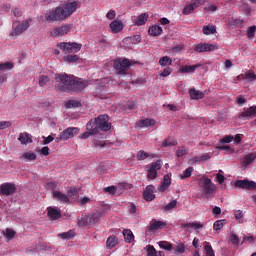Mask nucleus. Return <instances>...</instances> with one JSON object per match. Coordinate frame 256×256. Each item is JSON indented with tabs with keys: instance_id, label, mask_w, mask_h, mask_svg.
Listing matches in <instances>:
<instances>
[{
	"instance_id": "nucleus-42",
	"label": "nucleus",
	"mask_w": 256,
	"mask_h": 256,
	"mask_svg": "<svg viewBox=\"0 0 256 256\" xmlns=\"http://www.w3.org/2000/svg\"><path fill=\"white\" fill-rule=\"evenodd\" d=\"M204 249L206 251V256H215V251L213 250V246H211L209 242H205Z\"/></svg>"
},
{
	"instance_id": "nucleus-20",
	"label": "nucleus",
	"mask_w": 256,
	"mask_h": 256,
	"mask_svg": "<svg viewBox=\"0 0 256 256\" xmlns=\"http://www.w3.org/2000/svg\"><path fill=\"white\" fill-rule=\"evenodd\" d=\"M201 67V64H194V65H184L179 68L180 73H195L197 69Z\"/></svg>"
},
{
	"instance_id": "nucleus-61",
	"label": "nucleus",
	"mask_w": 256,
	"mask_h": 256,
	"mask_svg": "<svg viewBox=\"0 0 256 256\" xmlns=\"http://www.w3.org/2000/svg\"><path fill=\"white\" fill-rule=\"evenodd\" d=\"M105 193H109L110 195H115L117 188L115 186H108L104 188Z\"/></svg>"
},
{
	"instance_id": "nucleus-43",
	"label": "nucleus",
	"mask_w": 256,
	"mask_h": 256,
	"mask_svg": "<svg viewBox=\"0 0 256 256\" xmlns=\"http://www.w3.org/2000/svg\"><path fill=\"white\" fill-rule=\"evenodd\" d=\"M148 167L151 168L153 171H156L157 173L161 170L162 167L161 160H157L156 162L151 163L150 165H148Z\"/></svg>"
},
{
	"instance_id": "nucleus-27",
	"label": "nucleus",
	"mask_w": 256,
	"mask_h": 256,
	"mask_svg": "<svg viewBox=\"0 0 256 256\" xmlns=\"http://www.w3.org/2000/svg\"><path fill=\"white\" fill-rule=\"evenodd\" d=\"M183 229H194L197 231V229H203L204 225L201 224V222H189L182 224Z\"/></svg>"
},
{
	"instance_id": "nucleus-23",
	"label": "nucleus",
	"mask_w": 256,
	"mask_h": 256,
	"mask_svg": "<svg viewBox=\"0 0 256 256\" xmlns=\"http://www.w3.org/2000/svg\"><path fill=\"white\" fill-rule=\"evenodd\" d=\"M86 129H87V131L82 133L79 136V139H89V137H91V135H97L95 129H93V126H91V123H89V122L87 123Z\"/></svg>"
},
{
	"instance_id": "nucleus-55",
	"label": "nucleus",
	"mask_w": 256,
	"mask_h": 256,
	"mask_svg": "<svg viewBox=\"0 0 256 256\" xmlns=\"http://www.w3.org/2000/svg\"><path fill=\"white\" fill-rule=\"evenodd\" d=\"M159 245L162 249H166V251H171V249L173 248V245H171V243L165 241H161Z\"/></svg>"
},
{
	"instance_id": "nucleus-37",
	"label": "nucleus",
	"mask_w": 256,
	"mask_h": 256,
	"mask_svg": "<svg viewBox=\"0 0 256 256\" xmlns=\"http://www.w3.org/2000/svg\"><path fill=\"white\" fill-rule=\"evenodd\" d=\"M225 223H227V220H217L216 222H214V231H221L222 227L225 226Z\"/></svg>"
},
{
	"instance_id": "nucleus-60",
	"label": "nucleus",
	"mask_w": 256,
	"mask_h": 256,
	"mask_svg": "<svg viewBox=\"0 0 256 256\" xmlns=\"http://www.w3.org/2000/svg\"><path fill=\"white\" fill-rule=\"evenodd\" d=\"M57 185V182L51 181L46 184V188L49 189L50 191H55V189H57Z\"/></svg>"
},
{
	"instance_id": "nucleus-21",
	"label": "nucleus",
	"mask_w": 256,
	"mask_h": 256,
	"mask_svg": "<svg viewBox=\"0 0 256 256\" xmlns=\"http://www.w3.org/2000/svg\"><path fill=\"white\" fill-rule=\"evenodd\" d=\"M190 99L193 101H199V99H203L205 97V93L202 91L196 90L195 88H191L189 90Z\"/></svg>"
},
{
	"instance_id": "nucleus-28",
	"label": "nucleus",
	"mask_w": 256,
	"mask_h": 256,
	"mask_svg": "<svg viewBox=\"0 0 256 256\" xmlns=\"http://www.w3.org/2000/svg\"><path fill=\"white\" fill-rule=\"evenodd\" d=\"M116 245H119V239L115 236L108 237L106 241V246L108 247V249H113V247H115Z\"/></svg>"
},
{
	"instance_id": "nucleus-38",
	"label": "nucleus",
	"mask_w": 256,
	"mask_h": 256,
	"mask_svg": "<svg viewBox=\"0 0 256 256\" xmlns=\"http://www.w3.org/2000/svg\"><path fill=\"white\" fill-rule=\"evenodd\" d=\"M77 221H78L79 227H87V225H91L89 220H88V216L78 217Z\"/></svg>"
},
{
	"instance_id": "nucleus-39",
	"label": "nucleus",
	"mask_w": 256,
	"mask_h": 256,
	"mask_svg": "<svg viewBox=\"0 0 256 256\" xmlns=\"http://www.w3.org/2000/svg\"><path fill=\"white\" fill-rule=\"evenodd\" d=\"M238 79H247L248 81H255L256 75H255V73L248 72L245 75H243V74L239 75Z\"/></svg>"
},
{
	"instance_id": "nucleus-46",
	"label": "nucleus",
	"mask_w": 256,
	"mask_h": 256,
	"mask_svg": "<svg viewBox=\"0 0 256 256\" xmlns=\"http://www.w3.org/2000/svg\"><path fill=\"white\" fill-rule=\"evenodd\" d=\"M193 11H195V8L193 6V4H188L184 7L182 13L183 15H191V13H193Z\"/></svg>"
},
{
	"instance_id": "nucleus-7",
	"label": "nucleus",
	"mask_w": 256,
	"mask_h": 256,
	"mask_svg": "<svg viewBox=\"0 0 256 256\" xmlns=\"http://www.w3.org/2000/svg\"><path fill=\"white\" fill-rule=\"evenodd\" d=\"M76 135H79V128L69 127L60 133V136L56 138V141L57 143H59V141H69V139H73Z\"/></svg>"
},
{
	"instance_id": "nucleus-34",
	"label": "nucleus",
	"mask_w": 256,
	"mask_h": 256,
	"mask_svg": "<svg viewBox=\"0 0 256 256\" xmlns=\"http://www.w3.org/2000/svg\"><path fill=\"white\" fill-rule=\"evenodd\" d=\"M21 159H24L25 161H35L37 155L33 152H25L22 154Z\"/></svg>"
},
{
	"instance_id": "nucleus-1",
	"label": "nucleus",
	"mask_w": 256,
	"mask_h": 256,
	"mask_svg": "<svg viewBox=\"0 0 256 256\" xmlns=\"http://www.w3.org/2000/svg\"><path fill=\"white\" fill-rule=\"evenodd\" d=\"M55 87L60 93H79L87 87V82L76 78L73 75H68L67 73H60L55 75Z\"/></svg>"
},
{
	"instance_id": "nucleus-36",
	"label": "nucleus",
	"mask_w": 256,
	"mask_h": 256,
	"mask_svg": "<svg viewBox=\"0 0 256 256\" xmlns=\"http://www.w3.org/2000/svg\"><path fill=\"white\" fill-rule=\"evenodd\" d=\"M189 153V149L185 148V146H180L176 150V157H185Z\"/></svg>"
},
{
	"instance_id": "nucleus-56",
	"label": "nucleus",
	"mask_w": 256,
	"mask_h": 256,
	"mask_svg": "<svg viewBox=\"0 0 256 256\" xmlns=\"http://www.w3.org/2000/svg\"><path fill=\"white\" fill-rule=\"evenodd\" d=\"M175 207H177V200H173L170 203H168L164 209L165 211H171V209H175Z\"/></svg>"
},
{
	"instance_id": "nucleus-22",
	"label": "nucleus",
	"mask_w": 256,
	"mask_h": 256,
	"mask_svg": "<svg viewBox=\"0 0 256 256\" xmlns=\"http://www.w3.org/2000/svg\"><path fill=\"white\" fill-rule=\"evenodd\" d=\"M112 33H121V30L123 29L124 25L123 22L120 20H114L109 25Z\"/></svg>"
},
{
	"instance_id": "nucleus-24",
	"label": "nucleus",
	"mask_w": 256,
	"mask_h": 256,
	"mask_svg": "<svg viewBox=\"0 0 256 256\" xmlns=\"http://www.w3.org/2000/svg\"><path fill=\"white\" fill-rule=\"evenodd\" d=\"M48 217L52 219V221H57V219H61V212L53 207H48Z\"/></svg>"
},
{
	"instance_id": "nucleus-41",
	"label": "nucleus",
	"mask_w": 256,
	"mask_h": 256,
	"mask_svg": "<svg viewBox=\"0 0 256 256\" xmlns=\"http://www.w3.org/2000/svg\"><path fill=\"white\" fill-rule=\"evenodd\" d=\"M14 65L12 62L0 63V71H11Z\"/></svg>"
},
{
	"instance_id": "nucleus-31",
	"label": "nucleus",
	"mask_w": 256,
	"mask_h": 256,
	"mask_svg": "<svg viewBox=\"0 0 256 256\" xmlns=\"http://www.w3.org/2000/svg\"><path fill=\"white\" fill-rule=\"evenodd\" d=\"M58 237L64 240L73 239V237H75V231L69 230L68 232L59 233Z\"/></svg>"
},
{
	"instance_id": "nucleus-25",
	"label": "nucleus",
	"mask_w": 256,
	"mask_h": 256,
	"mask_svg": "<svg viewBox=\"0 0 256 256\" xmlns=\"http://www.w3.org/2000/svg\"><path fill=\"white\" fill-rule=\"evenodd\" d=\"M52 195L53 198L56 199V201H60V203H69V197L62 194L61 191H53Z\"/></svg>"
},
{
	"instance_id": "nucleus-57",
	"label": "nucleus",
	"mask_w": 256,
	"mask_h": 256,
	"mask_svg": "<svg viewBox=\"0 0 256 256\" xmlns=\"http://www.w3.org/2000/svg\"><path fill=\"white\" fill-rule=\"evenodd\" d=\"M173 73V68L171 67H166L164 68V70L162 71V73L160 74V77H169V75Z\"/></svg>"
},
{
	"instance_id": "nucleus-63",
	"label": "nucleus",
	"mask_w": 256,
	"mask_h": 256,
	"mask_svg": "<svg viewBox=\"0 0 256 256\" xmlns=\"http://www.w3.org/2000/svg\"><path fill=\"white\" fill-rule=\"evenodd\" d=\"M230 241L233 245H239V237L236 234L230 235Z\"/></svg>"
},
{
	"instance_id": "nucleus-59",
	"label": "nucleus",
	"mask_w": 256,
	"mask_h": 256,
	"mask_svg": "<svg viewBox=\"0 0 256 256\" xmlns=\"http://www.w3.org/2000/svg\"><path fill=\"white\" fill-rule=\"evenodd\" d=\"M176 253H185V244H180L172 248Z\"/></svg>"
},
{
	"instance_id": "nucleus-3",
	"label": "nucleus",
	"mask_w": 256,
	"mask_h": 256,
	"mask_svg": "<svg viewBox=\"0 0 256 256\" xmlns=\"http://www.w3.org/2000/svg\"><path fill=\"white\" fill-rule=\"evenodd\" d=\"M88 123H91V127L96 131V135H98L100 131H111V123H109V116L107 114L99 115L91 119Z\"/></svg>"
},
{
	"instance_id": "nucleus-13",
	"label": "nucleus",
	"mask_w": 256,
	"mask_h": 256,
	"mask_svg": "<svg viewBox=\"0 0 256 256\" xmlns=\"http://www.w3.org/2000/svg\"><path fill=\"white\" fill-rule=\"evenodd\" d=\"M256 117V106H251L238 115V119L245 120Z\"/></svg>"
},
{
	"instance_id": "nucleus-11",
	"label": "nucleus",
	"mask_w": 256,
	"mask_h": 256,
	"mask_svg": "<svg viewBox=\"0 0 256 256\" xmlns=\"http://www.w3.org/2000/svg\"><path fill=\"white\" fill-rule=\"evenodd\" d=\"M235 187H238L239 189H246V190H253L256 189V182L255 181H249L247 179L245 180H237L234 183Z\"/></svg>"
},
{
	"instance_id": "nucleus-54",
	"label": "nucleus",
	"mask_w": 256,
	"mask_h": 256,
	"mask_svg": "<svg viewBox=\"0 0 256 256\" xmlns=\"http://www.w3.org/2000/svg\"><path fill=\"white\" fill-rule=\"evenodd\" d=\"M143 197L145 201H153L155 199V194H153V192H144Z\"/></svg>"
},
{
	"instance_id": "nucleus-18",
	"label": "nucleus",
	"mask_w": 256,
	"mask_h": 256,
	"mask_svg": "<svg viewBox=\"0 0 256 256\" xmlns=\"http://www.w3.org/2000/svg\"><path fill=\"white\" fill-rule=\"evenodd\" d=\"M18 141L21 143V145H29V143H33V137L31 134L23 132L19 134Z\"/></svg>"
},
{
	"instance_id": "nucleus-64",
	"label": "nucleus",
	"mask_w": 256,
	"mask_h": 256,
	"mask_svg": "<svg viewBox=\"0 0 256 256\" xmlns=\"http://www.w3.org/2000/svg\"><path fill=\"white\" fill-rule=\"evenodd\" d=\"M107 19H109L110 21H113V19H115V17H117V12H115V10H110L107 15H106Z\"/></svg>"
},
{
	"instance_id": "nucleus-32",
	"label": "nucleus",
	"mask_w": 256,
	"mask_h": 256,
	"mask_svg": "<svg viewBox=\"0 0 256 256\" xmlns=\"http://www.w3.org/2000/svg\"><path fill=\"white\" fill-rule=\"evenodd\" d=\"M203 33L204 35H214V33H217V27L215 25L204 26Z\"/></svg>"
},
{
	"instance_id": "nucleus-29",
	"label": "nucleus",
	"mask_w": 256,
	"mask_h": 256,
	"mask_svg": "<svg viewBox=\"0 0 256 256\" xmlns=\"http://www.w3.org/2000/svg\"><path fill=\"white\" fill-rule=\"evenodd\" d=\"M159 65L161 67H169V65H173V60L169 56H163L159 59Z\"/></svg>"
},
{
	"instance_id": "nucleus-58",
	"label": "nucleus",
	"mask_w": 256,
	"mask_h": 256,
	"mask_svg": "<svg viewBox=\"0 0 256 256\" xmlns=\"http://www.w3.org/2000/svg\"><path fill=\"white\" fill-rule=\"evenodd\" d=\"M148 179H157V171L148 167Z\"/></svg>"
},
{
	"instance_id": "nucleus-50",
	"label": "nucleus",
	"mask_w": 256,
	"mask_h": 256,
	"mask_svg": "<svg viewBox=\"0 0 256 256\" xmlns=\"http://www.w3.org/2000/svg\"><path fill=\"white\" fill-rule=\"evenodd\" d=\"M255 33H256V26L255 25L250 26L247 29V37H248V39H252V37H255Z\"/></svg>"
},
{
	"instance_id": "nucleus-30",
	"label": "nucleus",
	"mask_w": 256,
	"mask_h": 256,
	"mask_svg": "<svg viewBox=\"0 0 256 256\" xmlns=\"http://www.w3.org/2000/svg\"><path fill=\"white\" fill-rule=\"evenodd\" d=\"M123 235L126 243H131L135 240V236L133 235V232L129 229L123 230Z\"/></svg>"
},
{
	"instance_id": "nucleus-33",
	"label": "nucleus",
	"mask_w": 256,
	"mask_h": 256,
	"mask_svg": "<svg viewBox=\"0 0 256 256\" xmlns=\"http://www.w3.org/2000/svg\"><path fill=\"white\" fill-rule=\"evenodd\" d=\"M254 159H256V155L251 153L244 157L243 161V167H247V165H251L253 163Z\"/></svg>"
},
{
	"instance_id": "nucleus-12",
	"label": "nucleus",
	"mask_w": 256,
	"mask_h": 256,
	"mask_svg": "<svg viewBox=\"0 0 256 256\" xmlns=\"http://www.w3.org/2000/svg\"><path fill=\"white\" fill-rule=\"evenodd\" d=\"M218 46L209 43H200L194 47L196 53H207V51H217Z\"/></svg>"
},
{
	"instance_id": "nucleus-40",
	"label": "nucleus",
	"mask_w": 256,
	"mask_h": 256,
	"mask_svg": "<svg viewBox=\"0 0 256 256\" xmlns=\"http://www.w3.org/2000/svg\"><path fill=\"white\" fill-rule=\"evenodd\" d=\"M177 145V141L171 139V138H166L162 142V147H175Z\"/></svg>"
},
{
	"instance_id": "nucleus-9",
	"label": "nucleus",
	"mask_w": 256,
	"mask_h": 256,
	"mask_svg": "<svg viewBox=\"0 0 256 256\" xmlns=\"http://www.w3.org/2000/svg\"><path fill=\"white\" fill-rule=\"evenodd\" d=\"M70 31H71V25L65 24V25L53 28L50 31V35L51 37H63L67 35Z\"/></svg>"
},
{
	"instance_id": "nucleus-17",
	"label": "nucleus",
	"mask_w": 256,
	"mask_h": 256,
	"mask_svg": "<svg viewBox=\"0 0 256 256\" xmlns=\"http://www.w3.org/2000/svg\"><path fill=\"white\" fill-rule=\"evenodd\" d=\"M171 185V176L169 174L164 175L163 181L161 185L159 186L158 190L160 193H165L169 189V186Z\"/></svg>"
},
{
	"instance_id": "nucleus-14",
	"label": "nucleus",
	"mask_w": 256,
	"mask_h": 256,
	"mask_svg": "<svg viewBox=\"0 0 256 256\" xmlns=\"http://www.w3.org/2000/svg\"><path fill=\"white\" fill-rule=\"evenodd\" d=\"M103 213V211L96 210L89 214L87 217L90 225H95L96 223H99V221H101V217H103Z\"/></svg>"
},
{
	"instance_id": "nucleus-53",
	"label": "nucleus",
	"mask_w": 256,
	"mask_h": 256,
	"mask_svg": "<svg viewBox=\"0 0 256 256\" xmlns=\"http://www.w3.org/2000/svg\"><path fill=\"white\" fill-rule=\"evenodd\" d=\"M147 253H148V256H159L157 254V250L153 245H148Z\"/></svg>"
},
{
	"instance_id": "nucleus-10",
	"label": "nucleus",
	"mask_w": 256,
	"mask_h": 256,
	"mask_svg": "<svg viewBox=\"0 0 256 256\" xmlns=\"http://www.w3.org/2000/svg\"><path fill=\"white\" fill-rule=\"evenodd\" d=\"M15 191H17V187L13 183L6 182L0 185V195L9 197L10 195H13Z\"/></svg>"
},
{
	"instance_id": "nucleus-44",
	"label": "nucleus",
	"mask_w": 256,
	"mask_h": 256,
	"mask_svg": "<svg viewBox=\"0 0 256 256\" xmlns=\"http://www.w3.org/2000/svg\"><path fill=\"white\" fill-rule=\"evenodd\" d=\"M4 237H6V239H13V237H15V235H17V233L15 232V230L11 229V228H7L5 230V232H3Z\"/></svg>"
},
{
	"instance_id": "nucleus-4",
	"label": "nucleus",
	"mask_w": 256,
	"mask_h": 256,
	"mask_svg": "<svg viewBox=\"0 0 256 256\" xmlns=\"http://www.w3.org/2000/svg\"><path fill=\"white\" fill-rule=\"evenodd\" d=\"M200 191L204 197H213L217 191V186L211 181L210 178L202 177L198 183Z\"/></svg>"
},
{
	"instance_id": "nucleus-16",
	"label": "nucleus",
	"mask_w": 256,
	"mask_h": 256,
	"mask_svg": "<svg viewBox=\"0 0 256 256\" xmlns=\"http://www.w3.org/2000/svg\"><path fill=\"white\" fill-rule=\"evenodd\" d=\"M166 225L167 223L163 221L152 220V222L148 226L146 233H149V231H157L159 229H163V227H165Z\"/></svg>"
},
{
	"instance_id": "nucleus-6",
	"label": "nucleus",
	"mask_w": 256,
	"mask_h": 256,
	"mask_svg": "<svg viewBox=\"0 0 256 256\" xmlns=\"http://www.w3.org/2000/svg\"><path fill=\"white\" fill-rule=\"evenodd\" d=\"M33 21L32 19H27L25 21H22L18 25H15V23L12 26V31L10 33V37H13V39L19 37L24 31H27L29 29V23Z\"/></svg>"
},
{
	"instance_id": "nucleus-47",
	"label": "nucleus",
	"mask_w": 256,
	"mask_h": 256,
	"mask_svg": "<svg viewBox=\"0 0 256 256\" xmlns=\"http://www.w3.org/2000/svg\"><path fill=\"white\" fill-rule=\"evenodd\" d=\"M49 81H50L49 76L42 75V76H40L38 83H39L40 87H45V85H47V83H49Z\"/></svg>"
},
{
	"instance_id": "nucleus-2",
	"label": "nucleus",
	"mask_w": 256,
	"mask_h": 256,
	"mask_svg": "<svg viewBox=\"0 0 256 256\" xmlns=\"http://www.w3.org/2000/svg\"><path fill=\"white\" fill-rule=\"evenodd\" d=\"M77 7H79V3H77V1L68 2L62 6H58L54 10L45 14V21H47V23L65 21V19L71 17L74 11H77Z\"/></svg>"
},
{
	"instance_id": "nucleus-5",
	"label": "nucleus",
	"mask_w": 256,
	"mask_h": 256,
	"mask_svg": "<svg viewBox=\"0 0 256 256\" xmlns=\"http://www.w3.org/2000/svg\"><path fill=\"white\" fill-rule=\"evenodd\" d=\"M57 47L64 51V53H79L83 45L76 42H60L57 44Z\"/></svg>"
},
{
	"instance_id": "nucleus-51",
	"label": "nucleus",
	"mask_w": 256,
	"mask_h": 256,
	"mask_svg": "<svg viewBox=\"0 0 256 256\" xmlns=\"http://www.w3.org/2000/svg\"><path fill=\"white\" fill-rule=\"evenodd\" d=\"M124 109L125 111H131V109H135V102L131 100L127 101L124 104Z\"/></svg>"
},
{
	"instance_id": "nucleus-45",
	"label": "nucleus",
	"mask_w": 256,
	"mask_h": 256,
	"mask_svg": "<svg viewBox=\"0 0 256 256\" xmlns=\"http://www.w3.org/2000/svg\"><path fill=\"white\" fill-rule=\"evenodd\" d=\"M138 161H145V159L149 158V153L145 152L144 150H140L137 153Z\"/></svg>"
},
{
	"instance_id": "nucleus-48",
	"label": "nucleus",
	"mask_w": 256,
	"mask_h": 256,
	"mask_svg": "<svg viewBox=\"0 0 256 256\" xmlns=\"http://www.w3.org/2000/svg\"><path fill=\"white\" fill-rule=\"evenodd\" d=\"M193 171H194L193 167H188L183 172V175L180 177V179H189V177H191V174L193 173Z\"/></svg>"
},
{
	"instance_id": "nucleus-49",
	"label": "nucleus",
	"mask_w": 256,
	"mask_h": 256,
	"mask_svg": "<svg viewBox=\"0 0 256 256\" xmlns=\"http://www.w3.org/2000/svg\"><path fill=\"white\" fill-rule=\"evenodd\" d=\"M64 59L68 63H77V61H79V56L78 55H68V56H65Z\"/></svg>"
},
{
	"instance_id": "nucleus-19",
	"label": "nucleus",
	"mask_w": 256,
	"mask_h": 256,
	"mask_svg": "<svg viewBox=\"0 0 256 256\" xmlns=\"http://www.w3.org/2000/svg\"><path fill=\"white\" fill-rule=\"evenodd\" d=\"M149 21V14L142 13L136 19L133 20L134 25H137V27H141L142 25H145Z\"/></svg>"
},
{
	"instance_id": "nucleus-52",
	"label": "nucleus",
	"mask_w": 256,
	"mask_h": 256,
	"mask_svg": "<svg viewBox=\"0 0 256 256\" xmlns=\"http://www.w3.org/2000/svg\"><path fill=\"white\" fill-rule=\"evenodd\" d=\"M13 123L11 121H0V131H3V129H9Z\"/></svg>"
},
{
	"instance_id": "nucleus-8",
	"label": "nucleus",
	"mask_w": 256,
	"mask_h": 256,
	"mask_svg": "<svg viewBox=\"0 0 256 256\" xmlns=\"http://www.w3.org/2000/svg\"><path fill=\"white\" fill-rule=\"evenodd\" d=\"M113 65L119 75H127V69L131 67V61L127 58L124 60H115Z\"/></svg>"
},
{
	"instance_id": "nucleus-62",
	"label": "nucleus",
	"mask_w": 256,
	"mask_h": 256,
	"mask_svg": "<svg viewBox=\"0 0 256 256\" xmlns=\"http://www.w3.org/2000/svg\"><path fill=\"white\" fill-rule=\"evenodd\" d=\"M202 5H205V0H194V2L192 3L194 9H199V7H201Z\"/></svg>"
},
{
	"instance_id": "nucleus-15",
	"label": "nucleus",
	"mask_w": 256,
	"mask_h": 256,
	"mask_svg": "<svg viewBox=\"0 0 256 256\" xmlns=\"http://www.w3.org/2000/svg\"><path fill=\"white\" fill-rule=\"evenodd\" d=\"M155 125H157V121L151 118L142 119L136 123V127H139L140 129H143L144 127H155Z\"/></svg>"
},
{
	"instance_id": "nucleus-26",
	"label": "nucleus",
	"mask_w": 256,
	"mask_h": 256,
	"mask_svg": "<svg viewBox=\"0 0 256 256\" xmlns=\"http://www.w3.org/2000/svg\"><path fill=\"white\" fill-rule=\"evenodd\" d=\"M161 33H163V28H161L159 25L150 26L148 29V34L152 37H159Z\"/></svg>"
},
{
	"instance_id": "nucleus-35",
	"label": "nucleus",
	"mask_w": 256,
	"mask_h": 256,
	"mask_svg": "<svg viewBox=\"0 0 256 256\" xmlns=\"http://www.w3.org/2000/svg\"><path fill=\"white\" fill-rule=\"evenodd\" d=\"M65 107L67 109H75L77 107H81V102L77 100H69L66 102Z\"/></svg>"
}]
</instances>
